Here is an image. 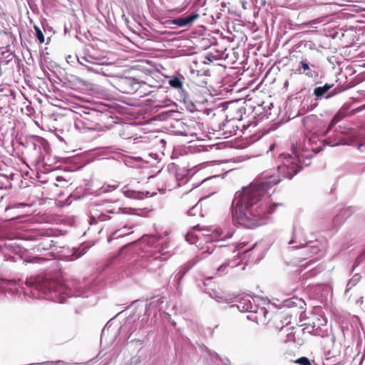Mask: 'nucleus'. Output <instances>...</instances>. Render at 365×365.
I'll return each mask as SVG.
<instances>
[{
  "mask_svg": "<svg viewBox=\"0 0 365 365\" xmlns=\"http://www.w3.org/2000/svg\"><path fill=\"white\" fill-rule=\"evenodd\" d=\"M322 148H311L301 142L292 145L294 155L280 154L276 159L277 173L266 171L251 183L236 192L231 207L233 222L247 228L266 224L269 215L282 203H263L262 198L269 190L284 178L292 179L304 166L311 163L312 158Z\"/></svg>",
  "mask_w": 365,
  "mask_h": 365,
  "instance_id": "1",
  "label": "nucleus"
},
{
  "mask_svg": "<svg viewBox=\"0 0 365 365\" xmlns=\"http://www.w3.org/2000/svg\"><path fill=\"white\" fill-rule=\"evenodd\" d=\"M26 284L31 289V298H45L60 304L66 302V298L71 297V290L66 285L50 280L48 278L38 275L31 277L26 280Z\"/></svg>",
  "mask_w": 365,
  "mask_h": 365,
  "instance_id": "2",
  "label": "nucleus"
},
{
  "mask_svg": "<svg viewBox=\"0 0 365 365\" xmlns=\"http://www.w3.org/2000/svg\"><path fill=\"white\" fill-rule=\"evenodd\" d=\"M178 115L179 113L174 110L169 113V116L173 119L170 123L172 132L180 135L197 136L201 130L200 123L190 118H178Z\"/></svg>",
  "mask_w": 365,
  "mask_h": 365,
  "instance_id": "3",
  "label": "nucleus"
},
{
  "mask_svg": "<svg viewBox=\"0 0 365 365\" xmlns=\"http://www.w3.org/2000/svg\"><path fill=\"white\" fill-rule=\"evenodd\" d=\"M78 63L89 72L106 76L101 67L104 64L105 57L103 55L95 53L88 48L83 50L82 54L76 55Z\"/></svg>",
  "mask_w": 365,
  "mask_h": 365,
  "instance_id": "4",
  "label": "nucleus"
},
{
  "mask_svg": "<svg viewBox=\"0 0 365 365\" xmlns=\"http://www.w3.org/2000/svg\"><path fill=\"white\" fill-rule=\"evenodd\" d=\"M293 248H303L305 252H309L311 256L317 255L322 251L318 241L307 242L304 229L300 227H294L292 238L289 242Z\"/></svg>",
  "mask_w": 365,
  "mask_h": 365,
  "instance_id": "5",
  "label": "nucleus"
},
{
  "mask_svg": "<svg viewBox=\"0 0 365 365\" xmlns=\"http://www.w3.org/2000/svg\"><path fill=\"white\" fill-rule=\"evenodd\" d=\"M27 147L32 151V157L36 162H38L43 158V150L48 146V142L43 138L35 136L32 140L28 141Z\"/></svg>",
  "mask_w": 365,
  "mask_h": 365,
  "instance_id": "6",
  "label": "nucleus"
},
{
  "mask_svg": "<svg viewBox=\"0 0 365 365\" xmlns=\"http://www.w3.org/2000/svg\"><path fill=\"white\" fill-rule=\"evenodd\" d=\"M168 246L166 244L162 246V248L159 251H154L150 254L148 257V264L146 267L150 270H155L160 267V262L163 260H165L168 258L169 251L168 250Z\"/></svg>",
  "mask_w": 365,
  "mask_h": 365,
  "instance_id": "7",
  "label": "nucleus"
},
{
  "mask_svg": "<svg viewBox=\"0 0 365 365\" xmlns=\"http://www.w3.org/2000/svg\"><path fill=\"white\" fill-rule=\"evenodd\" d=\"M118 90L123 93H133L140 88V82L133 77H120L117 83Z\"/></svg>",
  "mask_w": 365,
  "mask_h": 365,
  "instance_id": "8",
  "label": "nucleus"
},
{
  "mask_svg": "<svg viewBox=\"0 0 365 365\" xmlns=\"http://www.w3.org/2000/svg\"><path fill=\"white\" fill-rule=\"evenodd\" d=\"M327 324V319L323 316H316L312 323L304 324V330L314 335L322 334V327Z\"/></svg>",
  "mask_w": 365,
  "mask_h": 365,
  "instance_id": "9",
  "label": "nucleus"
},
{
  "mask_svg": "<svg viewBox=\"0 0 365 365\" xmlns=\"http://www.w3.org/2000/svg\"><path fill=\"white\" fill-rule=\"evenodd\" d=\"M75 127L78 130H96L98 124L92 120V115H81L75 120Z\"/></svg>",
  "mask_w": 365,
  "mask_h": 365,
  "instance_id": "10",
  "label": "nucleus"
},
{
  "mask_svg": "<svg viewBox=\"0 0 365 365\" xmlns=\"http://www.w3.org/2000/svg\"><path fill=\"white\" fill-rule=\"evenodd\" d=\"M235 306L242 312H252L253 311L258 310L257 305L255 304L254 299L249 295L242 297L237 301V304Z\"/></svg>",
  "mask_w": 365,
  "mask_h": 365,
  "instance_id": "11",
  "label": "nucleus"
},
{
  "mask_svg": "<svg viewBox=\"0 0 365 365\" xmlns=\"http://www.w3.org/2000/svg\"><path fill=\"white\" fill-rule=\"evenodd\" d=\"M0 289L6 294L11 296L20 293V286L15 280L1 279L0 281Z\"/></svg>",
  "mask_w": 365,
  "mask_h": 365,
  "instance_id": "12",
  "label": "nucleus"
},
{
  "mask_svg": "<svg viewBox=\"0 0 365 365\" xmlns=\"http://www.w3.org/2000/svg\"><path fill=\"white\" fill-rule=\"evenodd\" d=\"M107 213H111V214L123 213V214H125L127 212L125 211L124 209H122V208H118L117 210H107L106 213H105V212L98 213L97 212L91 211V216L90 220H89L90 224L91 225L96 224L99 221L103 222V221H106V220L110 219V217H108L107 215Z\"/></svg>",
  "mask_w": 365,
  "mask_h": 365,
  "instance_id": "13",
  "label": "nucleus"
},
{
  "mask_svg": "<svg viewBox=\"0 0 365 365\" xmlns=\"http://www.w3.org/2000/svg\"><path fill=\"white\" fill-rule=\"evenodd\" d=\"M198 17L199 14L197 13L191 14L185 17L180 16L173 20V24L178 27H184L192 24Z\"/></svg>",
  "mask_w": 365,
  "mask_h": 365,
  "instance_id": "14",
  "label": "nucleus"
},
{
  "mask_svg": "<svg viewBox=\"0 0 365 365\" xmlns=\"http://www.w3.org/2000/svg\"><path fill=\"white\" fill-rule=\"evenodd\" d=\"M352 210L351 208L348 207L346 209L341 210L334 218L332 220L333 227L337 228L339 227L344 220L351 215Z\"/></svg>",
  "mask_w": 365,
  "mask_h": 365,
  "instance_id": "15",
  "label": "nucleus"
},
{
  "mask_svg": "<svg viewBox=\"0 0 365 365\" xmlns=\"http://www.w3.org/2000/svg\"><path fill=\"white\" fill-rule=\"evenodd\" d=\"M311 68H315L314 64L309 65L307 58H302L299 61V68L297 69L299 73H304L308 77H313L314 74Z\"/></svg>",
  "mask_w": 365,
  "mask_h": 365,
  "instance_id": "16",
  "label": "nucleus"
},
{
  "mask_svg": "<svg viewBox=\"0 0 365 365\" xmlns=\"http://www.w3.org/2000/svg\"><path fill=\"white\" fill-rule=\"evenodd\" d=\"M238 263H235L233 260L226 259L225 261L220 265L216 269V275L220 277L227 274L230 267H235Z\"/></svg>",
  "mask_w": 365,
  "mask_h": 365,
  "instance_id": "17",
  "label": "nucleus"
},
{
  "mask_svg": "<svg viewBox=\"0 0 365 365\" xmlns=\"http://www.w3.org/2000/svg\"><path fill=\"white\" fill-rule=\"evenodd\" d=\"M210 248L208 247L206 252L208 254H213V257L218 260L225 257L227 253V248L224 245H219L218 247H215V249L212 250V251H210Z\"/></svg>",
  "mask_w": 365,
  "mask_h": 365,
  "instance_id": "18",
  "label": "nucleus"
},
{
  "mask_svg": "<svg viewBox=\"0 0 365 365\" xmlns=\"http://www.w3.org/2000/svg\"><path fill=\"white\" fill-rule=\"evenodd\" d=\"M319 122V118L316 115H309L302 119L303 125L308 130L312 129L313 126Z\"/></svg>",
  "mask_w": 365,
  "mask_h": 365,
  "instance_id": "19",
  "label": "nucleus"
},
{
  "mask_svg": "<svg viewBox=\"0 0 365 365\" xmlns=\"http://www.w3.org/2000/svg\"><path fill=\"white\" fill-rule=\"evenodd\" d=\"M334 84L325 83L323 86H319L314 88V95L317 99L322 98L333 87Z\"/></svg>",
  "mask_w": 365,
  "mask_h": 365,
  "instance_id": "20",
  "label": "nucleus"
},
{
  "mask_svg": "<svg viewBox=\"0 0 365 365\" xmlns=\"http://www.w3.org/2000/svg\"><path fill=\"white\" fill-rule=\"evenodd\" d=\"M123 193L125 197L132 198V199L142 200L145 197L144 193L142 192H138V191L130 190H124Z\"/></svg>",
  "mask_w": 365,
  "mask_h": 365,
  "instance_id": "21",
  "label": "nucleus"
},
{
  "mask_svg": "<svg viewBox=\"0 0 365 365\" xmlns=\"http://www.w3.org/2000/svg\"><path fill=\"white\" fill-rule=\"evenodd\" d=\"M209 295L211 298L214 299L215 301L220 303H229V299L225 297L222 293L212 290L211 292L209 293Z\"/></svg>",
  "mask_w": 365,
  "mask_h": 365,
  "instance_id": "22",
  "label": "nucleus"
},
{
  "mask_svg": "<svg viewBox=\"0 0 365 365\" xmlns=\"http://www.w3.org/2000/svg\"><path fill=\"white\" fill-rule=\"evenodd\" d=\"M234 232L232 230H228L226 233L221 229H216L215 235L218 240H225V239H228L232 237Z\"/></svg>",
  "mask_w": 365,
  "mask_h": 365,
  "instance_id": "23",
  "label": "nucleus"
},
{
  "mask_svg": "<svg viewBox=\"0 0 365 365\" xmlns=\"http://www.w3.org/2000/svg\"><path fill=\"white\" fill-rule=\"evenodd\" d=\"M339 350H335V349H333V350H329L326 352L325 354V356H326V360L327 361H329V360H332L331 362L334 363V364H336L338 363V360L336 359V357L339 355Z\"/></svg>",
  "mask_w": 365,
  "mask_h": 365,
  "instance_id": "24",
  "label": "nucleus"
},
{
  "mask_svg": "<svg viewBox=\"0 0 365 365\" xmlns=\"http://www.w3.org/2000/svg\"><path fill=\"white\" fill-rule=\"evenodd\" d=\"M360 279L361 276L359 274H354L353 277L349 280L346 292H348L351 287L356 285L360 281Z\"/></svg>",
  "mask_w": 365,
  "mask_h": 365,
  "instance_id": "25",
  "label": "nucleus"
},
{
  "mask_svg": "<svg viewBox=\"0 0 365 365\" xmlns=\"http://www.w3.org/2000/svg\"><path fill=\"white\" fill-rule=\"evenodd\" d=\"M324 19V17L317 18V19H315L314 20H312V21H307V22L304 23V26L308 27V28H314V29H316L317 28V25L319 24L322 23Z\"/></svg>",
  "mask_w": 365,
  "mask_h": 365,
  "instance_id": "26",
  "label": "nucleus"
},
{
  "mask_svg": "<svg viewBox=\"0 0 365 365\" xmlns=\"http://www.w3.org/2000/svg\"><path fill=\"white\" fill-rule=\"evenodd\" d=\"M126 235V232H123V229L117 230L111 233L110 236L108 239V241L110 242L113 239H117Z\"/></svg>",
  "mask_w": 365,
  "mask_h": 365,
  "instance_id": "27",
  "label": "nucleus"
},
{
  "mask_svg": "<svg viewBox=\"0 0 365 365\" xmlns=\"http://www.w3.org/2000/svg\"><path fill=\"white\" fill-rule=\"evenodd\" d=\"M200 200L198 201L197 203H196L192 208H190L188 211H187V214L190 216H195L197 215V212H200V215H201L200 214V212H201V205L199 204Z\"/></svg>",
  "mask_w": 365,
  "mask_h": 365,
  "instance_id": "28",
  "label": "nucleus"
},
{
  "mask_svg": "<svg viewBox=\"0 0 365 365\" xmlns=\"http://www.w3.org/2000/svg\"><path fill=\"white\" fill-rule=\"evenodd\" d=\"M170 85L175 88H180L182 86V81L178 77H174L170 80Z\"/></svg>",
  "mask_w": 365,
  "mask_h": 365,
  "instance_id": "29",
  "label": "nucleus"
},
{
  "mask_svg": "<svg viewBox=\"0 0 365 365\" xmlns=\"http://www.w3.org/2000/svg\"><path fill=\"white\" fill-rule=\"evenodd\" d=\"M257 311H253L252 312L254 313H256L257 314V316L256 317L257 319H258V318L261 317H263L264 319H266L267 317V314H268V312L267 311V309L264 308V307H259L257 306Z\"/></svg>",
  "mask_w": 365,
  "mask_h": 365,
  "instance_id": "30",
  "label": "nucleus"
},
{
  "mask_svg": "<svg viewBox=\"0 0 365 365\" xmlns=\"http://www.w3.org/2000/svg\"><path fill=\"white\" fill-rule=\"evenodd\" d=\"M34 29L36 31V38L39 41L40 43H43L44 42V35H43V32L36 26H34Z\"/></svg>",
  "mask_w": 365,
  "mask_h": 365,
  "instance_id": "31",
  "label": "nucleus"
},
{
  "mask_svg": "<svg viewBox=\"0 0 365 365\" xmlns=\"http://www.w3.org/2000/svg\"><path fill=\"white\" fill-rule=\"evenodd\" d=\"M108 188H111L112 190H115L117 188V185H103L100 190H101V192H108Z\"/></svg>",
  "mask_w": 365,
  "mask_h": 365,
  "instance_id": "32",
  "label": "nucleus"
},
{
  "mask_svg": "<svg viewBox=\"0 0 365 365\" xmlns=\"http://www.w3.org/2000/svg\"><path fill=\"white\" fill-rule=\"evenodd\" d=\"M297 362L299 364V365H311L310 361L305 357L300 358L298 359Z\"/></svg>",
  "mask_w": 365,
  "mask_h": 365,
  "instance_id": "33",
  "label": "nucleus"
},
{
  "mask_svg": "<svg viewBox=\"0 0 365 365\" xmlns=\"http://www.w3.org/2000/svg\"><path fill=\"white\" fill-rule=\"evenodd\" d=\"M46 260H47V259H46V258L34 257L31 259H30L29 262H32V263H40L41 262L46 261Z\"/></svg>",
  "mask_w": 365,
  "mask_h": 365,
  "instance_id": "34",
  "label": "nucleus"
},
{
  "mask_svg": "<svg viewBox=\"0 0 365 365\" xmlns=\"http://www.w3.org/2000/svg\"><path fill=\"white\" fill-rule=\"evenodd\" d=\"M185 239L187 242H189L190 244H194L195 242V237L191 234H187L185 236Z\"/></svg>",
  "mask_w": 365,
  "mask_h": 365,
  "instance_id": "35",
  "label": "nucleus"
},
{
  "mask_svg": "<svg viewBox=\"0 0 365 365\" xmlns=\"http://www.w3.org/2000/svg\"><path fill=\"white\" fill-rule=\"evenodd\" d=\"M358 149L361 150V152H365V139L359 143Z\"/></svg>",
  "mask_w": 365,
  "mask_h": 365,
  "instance_id": "36",
  "label": "nucleus"
},
{
  "mask_svg": "<svg viewBox=\"0 0 365 365\" xmlns=\"http://www.w3.org/2000/svg\"><path fill=\"white\" fill-rule=\"evenodd\" d=\"M129 324H130V322L128 321H127L123 326L120 327V328L119 329L120 333L125 331L127 329Z\"/></svg>",
  "mask_w": 365,
  "mask_h": 365,
  "instance_id": "37",
  "label": "nucleus"
},
{
  "mask_svg": "<svg viewBox=\"0 0 365 365\" xmlns=\"http://www.w3.org/2000/svg\"><path fill=\"white\" fill-rule=\"evenodd\" d=\"M339 91H337L336 89L333 90L331 93H329V94H327L325 98H329L332 96H334V95H336V93H338Z\"/></svg>",
  "mask_w": 365,
  "mask_h": 365,
  "instance_id": "38",
  "label": "nucleus"
},
{
  "mask_svg": "<svg viewBox=\"0 0 365 365\" xmlns=\"http://www.w3.org/2000/svg\"><path fill=\"white\" fill-rule=\"evenodd\" d=\"M83 254L84 252H81L78 250H76L73 253L76 259L81 257Z\"/></svg>",
  "mask_w": 365,
  "mask_h": 365,
  "instance_id": "39",
  "label": "nucleus"
},
{
  "mask_svg": "<svg viewBox=\"0 0 365 365\" xmlns=\"http://www.w3.org/2000/svg\"><path fill=\"white\" fill-rule=\"evenodd\" d=\"M247 245V242H240L237 245V250H240L242 248H243L244 247H245Z\"/></svg>",
  "mask_w": 365,
  "mask_h": 365,
  "instance_id": "40",
  "label": "nucleus"
},
{
  "mask_svg": "<svg viewBox=\"0 0 365 365\" xmlns=\"http://www.w3.org/2000/svg\"><path fill=\"white\" fill-rule=\"evenodd\" d=\"M172 187H173V185H170V183H168V184H166V185H165V187H164V188H163V187H162L161 189H159V190H170L172 189Z\"/></svg>",
  "mask_w": 365,
  "mask_h": 365,
  "instance_id": "41",
  "label": "nucleus"
},
{
  "mask_svg": "<svg viewBox=\"0 0 365 365\" xmlns=\"http://www.w3.org/2000/svg\"><path fill=\"white\" fill-rule=\"evenodd\" d=\"M356 303L361 304L363 303V297H360L359 299H357Z\"/></svg>",
  "mask_w": 365,
  "mask_h": 365,
  "instance_id": "42",
  "label": "nucleus"
},
{
  "mask_svg": "<svg viewBox=\"0 0 365 365\" xmlns=\"http://www.w3.org/2000/svg\"><path fill=\"white\" fill-rule=\"evenodd\" d=\"M205 255V252H202V256L199 258V259H198V260H200V259H203V258L206 257V256H205V255Z\"/></svg>",
  "mask_w": 365,
  "mask_h": 365,
  "instance_id": "43",
  "label": "nucleus"
},
{
  "mask_svg": "<svg viewBox=\"0 0 365 365\" xmlns=\"http://www.w3.org/2000/svg\"><path fill=\"white\" fill-rule=\"evenodd\" d=\"M287 307H291L292 306V302H289V301H287V304H286Z\"/></svg>",
  "mask_w": 365,
  "mask_h": 365,
  "instance_id": "44",
  "label": "nucleus"
},
{
  "mask_svg": "<svg viewBox=\"0 0 365 365\" xmlns=\"http://www.w3.org/2000/svg\"><path fill=\"white\" fill-rule=\"evenodd\" d=\"M106 329L104 328L103 330H102V336H101V338L103 337V336H104L106 334Z\"/></svg>",
  "mask_w": 365,
  "mask_h": 365,
  "instance_id": "45",
  "label": "nucleus"
},
{
  "mask_svg": "<svg viewBox=\"0 0 365 365\" xmlns=\"http://www.w3.org/2000/svg\"><path fill=\"white\" fill-rule=\"evenodd\" d=\"M313 264V262H312V260H310L309 262H307V263H306V265H307V266H309V265H310V264Z\"/></svg>",
  "mask_w": 365,
  "mask_h": 365,
  "instance_id": "46",
  "label": "nucleus"
},
{
  "mask_svg": "<svg viewBox=\"0 0 365 365\" xmlns=\"http://www.w3.org/2000/svg\"><path fill=\"white\" fill-rule=\"evenodd\" d=\"M303 109H304V108H302V109L299 111V115H303V114H304Z\"/></svg>",
  "mask_w": 365,
  "mask_h": 365,
  "instance_id": "47",
  "label": "nucleus"
},
{
  "mask_svg": "<svg viewBox=\"0 0 365 365\" xmlns=\"http://www.w3.org/2000/svg\"><path fill=\"white\" fill-rule=\"evenodd\" d=\"M331 146H334V145H336L338 144H339V143H333V144H331L330 143H328Z\"/></svg>",
  "mask_w": 365,
  "mask_h": 365,
  "instance_id": "48",
  "label": "nucleus"
},
{
  "mask_svg": "<svg viewBox=\"0 0 365 365\" xmlns=\"http://www.w3.org/2000/svg\"><path fill=\"white\" fill-rule=\"evenodd\" d=\"M63 180L62 177H57V178H56V180H57V181H60V180Z\"/></svg>",
  "mask_w": 365,
  "mask_h": 365,
  "instance_id": "49",
  "label": "nucleus"
},
{
  "mask_svg": "<svg viewBox=\"0 0 365 365\" xmlns=\"http://www.w3.org/2000/svg\"><path fill=\"white\" fill-rule=\"evenodd\" d=\"M274 145H271L270 150H272L274 148Z\"/></svg>",
  "mask_w": 365,
  "mask_h": 365,
  "instance_id": "50",
  "label": "nucleus"
},
{
  "mask_svg": "<svg viewBox=\"0 0 365 365\" xmlns=\"http://www.w3.org/2000/svg\"><path fill=\"white\" fill-rule=\"evenodd\" d=\"M331 126V125H330V126L328 128V129H327V130L326 133H328L329 130H330Z\"/></svg>",
  "mask_w": 365,
  "mask_h": 365,
  "instance_id": "51",
  "label": "nucleus"
},
{
  "mask_svg": "<svg viewBox=\"0 0 365 365\" xmlns=\"http://www.w3.org/2000/svg\"><path fill=\"white\" fill-rule=\"evenodd\" d=\"M168 177H169L170 178L173 179V177L171 176V175H170V174H168Z\"/></svg>",
  "mask_w": 365,
  "mask_h": 365,
  "instance_id": "52",
  "label": "nucleus"
},
{
  "mask_svg": "<svg viewBox=\"0 0 365 365\" xmlns=\"http://www.w3.org/2000/svg\"><path fill=\"white\" fill-rule=\"evenodd\" d=\"M42 249H43V250H48V247H42Z\"/></svg>",
  "mask_w": 365,
  "mask_h": 365,
  "instance_id": "53",
  "label": "nucleus"
},
{
  "mask_svg": "<svg viewBox=\"0 0 365 365\" xmlns=\"http://www.w3.org/2000/svg\"><path fill=\"white\" fill-rule=\"evenodd\" d=\"M68 58H69V60H71V56H68Z\"/></svg>",
  "mask_w": 365,
  "mask_h": 365,
  "instance_id": "54",
  "label": "nucleus"
},
{
  "mask_svg": "<svg viewBox=\"0 0 365 365\" xmlns=\"http://www.w3.org/2000/svg\"><path fill=\"white\" fill-rule=\"evenodd\" d=\"M68 58H69V60H71V56H68Z\"/></svg>",
  "mask_w": 365,
  "mask_h": 365,
  "instance_id": "55",
  "label": "nucleus"
}]
</instances>
